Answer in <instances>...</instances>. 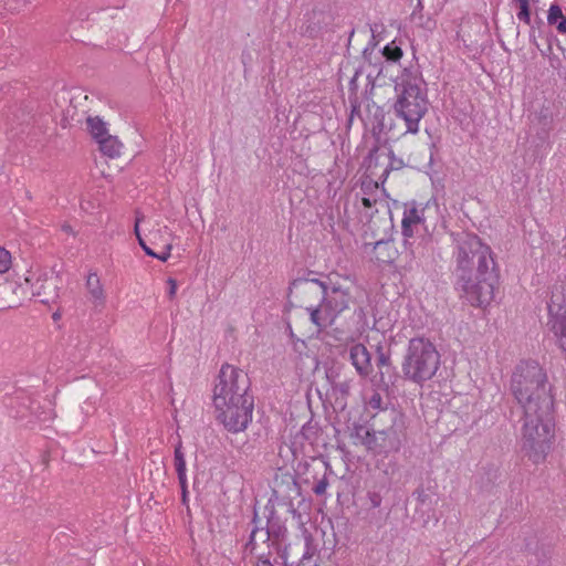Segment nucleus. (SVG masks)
<instances>
[{
    "label": "nucleus",
    "instance_id": "1",
    "mask_svg": "<svg viewBox=\"0 0 566 566\" xmlns=\"http://www.w3.org/2000/svg\"><path fill=\"white\" fill-rule=\"evenodd\" d=\"M511 391L523 409L521 449L534 464L543 463L555 439V398L546 370L536 360H522Z\"/></svg>",
    "mask_w": 566,
    "mask_h": 566
},
{
    "label": "nucleus",
    "instance_id": "2",
    "mask_svg": "<svg viewBox=\"0 0 566 566\" xmlns=\"http://www.w3.org/2000/svg\"><path fill=\"white\" fill-rule=\"evenodd\" d=\"M455 286L473 306L491 303L500 274L490 245L472 232L451 233Z\"/></svg>",
    "mask_w": 566,
    "mask_h": 566
},
{
    "label": "nucleus",
    "instance_id": "3",
    "mask_svg": "<svg viewBox=\"0 0 566 566\" xmlns=\"http://www.w3.org/2000/svg\"><path fill=\"white\" fill-rule=\"evenodd\" d=\"M397 94L394 113L406 123V133L416 134L419 123L427 114L429 99L427 84L416 67H405L395 81Z\"/></svg>",
    "mask_w": 566,
    "mask_h": 566
},
{
    "label": "nucleus",
    "instance_id": "4",
    "mask_svg": "<svg viewBox=\"0 0 566 566\" xmlns=\"http://www.w3.org/2000/svg\"><path fill=\"white\" fill-rule=\"evenodd\" d=\"M302 284L305 294H313L318 304L306 302V312L310 314V321L323 331L332 326L335 319L347 308L353 302V296L348 289L340 285L325 282V287L321 290L317 285L307 282H297Z\"/></svg>",
    "mask_w": 566,
    "mask_h": 566
},
{
    "label": "nucleus",
    "instance_id": "5",
    "mask_svg": "<svg viewBox=\"0 0 566 566\" xmlns=\"http://www.w3.org/2000/svg\"><path fill=\"white\" fill-rule=\"evenodd\" d=\"M441 356L434 344L424 337L409 340L401 363L403 379L422 386L432 379L440 368Z\"/></svg>",
    "mask_w": 566,
    "mask_h": 566
},
{
    "label": "nucleus",
    "instance_id": "6",
    "mask_svg": "<svg viewBox=\"0 0 566 566\" xmlns=\"http://www.w3.org/2000/svg\"><path fill=\"white\" fill-rule=\"evenodd\" d=\"M264 516L266 518L265 525L262 524V521L254 509L252 517L253 527L245 545V549L253 554L256 549V538L259 536L263 543L268 544V549L275 552L282 564H287L291 551V546L286 544L287 528L277 515L274 504L269 502L264 506Z\"/></svg>",
    "mask_w": 566,
    "mask_h": 566
},
{
    "label": "nucleus",
    "instance_id": "7",
    "mask_svg": "<svg viewBox=\"0 0 566 566\" xmlns=\"http://www.w3.org/2000/svg\"><path fill=\"white\" fill-rule=\"evenodd\" d=\"M376 424L378 421L388 422L389 426L374 429L373 440L369 451L378 454L397 452L406 440V423L403 416L396 409L384 410L382 413L374 417Z\"/></svg>",
    "mask_w": 566,
    "mask_h": 566
},
{
    "label": "nucleus",
    "instance_id": "8",
    "mask_svg": "<svg viewBox=\"0 0 566 566\" xmlns=\"http://www.w3.org/2000/svg\"><path fill=\"white\" fill-rule=\"evenodd\" d=\"M251 380L245 371L230 364H223L213 388V402L217 400L240 401L253 398L250 394Z\"/></svg>",
    "mask_w": 566,
    "mask_h": 566
},
{
    "label": "nucleus",
    "instance_id": "9",
    "mask_svg": "<svg viewBox=\"0 0 566 566\" xmlns=\"http://www.w3.org/2000/svg\"><path fill=\"white\" fill-rule=\"evenodd\" d=\"M216 408V419L223 427L233 433L244 431L252 421L254 409V398H245L240 401L217 400L213 402Z\"/></svg>",
    "mask_w": 566,
    "mask_h": 566
},
{
    "label": "nucleus",
    "instance_id": "10",
    "mask_svg": "<svg viewBox=\"0 0 566 566\" xmlns=\"http://www.w3.org/2000/svg\"><path fill=\"white\" fill-rule=\"evenodd\" d=\"M363 57L366 62L374 66V70L368 72L367 80L374 85L381 76H385L384 72L387 69V62L396 63L402 57V50L396 45L392 41L385 45L381 51V57L375 56L378 62H373L374 49L366 48L363 51Z\"/></svg>",
    "mask_w": 566,
    "mask_h": 566
},
{
    "label": "nucleus",
    "instance_id": "11",
    "mask_svg": "<svg viewBox=\"0 0 566 566\" xmlns=\"http://www.w3.org/2000/svg\"><path fill=\"white\" fill-rule=\"evenodd\" d=\"M332 20L331 11L313 8L304 14V21L301 27L302 34L310 39H315L331 24Z\"/></svg>",
    "mask_w": 566,
    "mask_h": 566
},
{
    "label": "nucleus",
    "instance_id": "12",
    "mask_svg": "<svg viewBox=\"0 0 566 566\" xmlns=\"http://www.w3.org/2000/svg\"><path fill=\"white\" fill-rule=\"evenodd\" d=\"M548 315V329L554 334L559 348L566 354V311L558 306L555 312L553 305L549 304Z\"/></svg>",
    "mask_w": 566,
    "mask_h": 566
},
{
    "label": "nucleus",
    "instance_id": "13",
    "mask_svg": "<svg viewBox=\"0 0 566 566\" xmlns=\"http://www.w3.org/2000/svg\"><path fill=\"white\" fill-rule=\"evenodd\" d=\"M349 359L361 377H368L374 371L371 355L364 344L357 343L349 348Z\"/></svg>",
    "mask_w": 566,
    "mask_h": 566
},
{
    "label": "nucleus",
    "instance_id": "14",
    "mask_svg": "<svg viewBox=\"0 0 566 566\" xmlns=\"http://www.w3.org/2000/svg\"><path fill=\"white\" fill-rule=\"evenodd\" d=\"M32 294L41 297L43 304L54 303L59 297V287L55 276H48L46 274L39 276L36 282L32 285Z\"/></svg>",
    "mask_w": 566,
    "mask_h": 566
},
{
    "label": "nucleus",
    "instance_id": "15",
    "mask_svg": "<svg viewBox=\"0 0 566 566\" xmlns=\"http://www.w3.org/2000/svg\"><path fill=\"white\" fill-rule=\"evenodd\" d=\"M327 378L332 386L333 395L335 396V400L337 403H340L343 407L347 403V398L350 396L352 388L354 386L353 378H344L340 379L337 376H333V374H327Z\"/></svg>",
    "mask_w": 566,
    "mask_h": 566
},
{
    "label": "nucleus",
    "instance_id": "16",
    "mask_svg": "<svg viewBox=\"0 0 566 566\" xmlns=\"http://www.w3.org/2000/svg\"><path fill=\"white\" fill-rule=\"evenodd\" d=\"M297 282L313 283V284L317 285L321 290H323L325 287L326 281H321L318 279H295L291 282V285L289 287L290 293H292L293 289H295L297 291V296L300 297V302H301L300 306L301 307H304L306 310V302L312 303V304H318L319 300H316L313 294H305L302 290L303 285L298 284Z\"/></svg>",
    "mask_w": 566,
    "mask_h": 566
},
{
    "label": "nucleus",
    "instance_id": "17",
    "mask_svg": "<svg viewBox=\"0 0 566 566\" xmlns=\"http://www.w3.org/2000/svg\"><path fill=\"white\" fill-rule=\"evenodd\" d=\"M402 220L406 221V226L415 224L418 227L424 222V207L418 205L416 201L405 203Z\"/></svg>",
    "mask_w": 566,
    "mask_h": 566
},
{
    "label": "nucleus",
    "instance_id": "18",
    "mask_svg": "<svg viewBox=\"0 0 566 566\" xmlns=\"http://www.w3.org/2000/svg\"><path fill=\"white\" fill-rule=\"evenodd\" d=\"M376 366L379 370L380 380L385 381V371L384 368H387V371H395V367L391 361V349L390 347H385L382 345H377L376 347Z\"/></svg>",
    "mask_w": 566,
    "mask_h": 566
},
{
    "label": "nucleus",
    "instance_id": "19",
    "mask_svg": "<svg viewBox=\"0 0 566 566\" xmlns=\"http://www.w3.org/2000/svg\"><path fill=\"white\" fill-rule=\"evenodd\" d=\"M99 150L109 158H115L120 155L122 143L116 136L107 135L97 142Z\"/></svg>",
    "mask_w": 566,
    "mask_h": 566
},
{
    "label": "nucleus",
    "instance_id": "20",
    "mask_svg": "<svg viewBox=\"0 0 566 566\" xmlns=\"http://www.w3.org/2000/svg\"><path fill=\"white\" fill-rule=\"evenodd\" d=\"M315 553V548L311 544V536L305 537V549L300 559L292 558L290 555V559L287 564H283L284 566H317L316 562L313 559Z\"/></svg>",
    "mask_w": 566,
    "mask_h": 566
},
{
    "label": "nucleus",
    "instance_id": "21",
    "mask_svg": "<svg viewBox=\"0 0 566 566\" xmlns=\"http://www.w3.org/2000/svg\"><path fill=\"white\" fill-rule=\"evenodd\" d=\"M366 169L370 176H377V169L386 166L385 153H379V147L374 146L365 159Z\"/></svg>",
    "mask_w": 566,
    "mask_h": 566
},
{
    "label": "nucleus",
    "instance_id": "22",
    "mask_svg": "<svg viewBox=\"0 0 566 566\" xmlns=\"http://www.w3.org/2000/svg\"><path fill=\"white\" fill-rule=\"evenodd\" d=\"M87 129L92 137L98 142L99 139L104 138V136L108 135V130L106 128V123L103 122L102 118L98 116L92 117L88 116L86 119Z\"/></svg>",
    "mask_w": 566,
    "mask_h": 566
},
{
    "label": "nucleus",
    "instance_id": "23",
    "mask_svg": "<svg viewBox=\"0 0 566 566\" xmlns=\"http://www.w3.org/2000/svg\"><path fill=\"white\" fill-rule=\"evenodd\" d=\"M385 159L386 166L382 169V172L379 175V180L382 185L387 180L390 171L399 170L403 167V161L395 156L392 149H389L387 153H385Z\"/></svg>",
    "mask_w": 566,
    "mask_h": 566
},
{
    "label": "nucleus",
    "instance_id": "24",
    "mask_svg": "<svg viewBox=\"0 0 566 566\" xmlns=\"http://www.w3.org/2000/svg\"><path fill=\"white\" fill-rule=\"evenodd\" d=\"M374 434V429H369L364 424L355 423L350 437L356 439L355 443H360L365 446L368 450L371 444H368V442H371Z\"/></svg>",
    "mask_w": 566,
    "mask_h": 566
},
{
    "label": "nucleus",
    "instance_id": "25",
    "mask_svg": "<svg viewBox=\"0 0 566 566\" xmlns=\"http://www.w3.org/2000/svg\"><path fill=\"white\" fill-rule=\"evenodd\" d=\"M86 287L90 294L96 298L102 301L104 298V291L99 281V277L96 273H90L86 280Z\"/></svg>",
    "mask_w": 566,
    "mask_h": 566
},
{
    "label": "nucleus",
    "instance_id": "26",
    "mask_svg": "<svg viewBox=\"0 0 566 566\" xmlns=\"http://www.w3.org/2000/svg\"><path fill=\"white\" fill-rule=\"evenodd\" d=\"M174 461H175V468H176L178 481L184 482V478H187L186 460H185V454L182 452V448H181L180 443L175 448Z\"/></svg>",
    "mask_w": 566,
    "mask_h": 566
},
{
    "label": "nucleus",
    "instance_id": "27",
    "mask_svg": "<svg viewBox=\"0 0 566 566\" xmlns=\"http://www.w3.org/2000/svg\"><path fill=\"white\" fill-rule=\"evenodd\" d=\"M145 219V216L143 212H140L139 210H136L135 211V227H134V232H135V235L138 240V243L139 245L142 247V249L144 250V252L149 255V256H155V252L146 244V240L143 239L142 234H140V231H139V224L140 222H143Z\"/></svg>",
    "mask_w": 566,
    "mask_h": 566
},
{
    "label": "nucleus",
    "instance_id": "28",
    "mask_svg": "<svg viewBox=\"0 0 566 566\" xmlns=\"http://www.w3.org/2000/svg\"><path fill=\"white\" fill-rule=\"evenodd\" d=\"M331 470L329 465L325 463V471L319 479H316L312 486V491L317 496H324L326 494L327 486L329 485L327 471Z\"/></svg>",
    "mask_w": 566,
    "mask_h": 566
},
{
    "label": "nucleus",
    "instance_id": "29",
    "mask_svg": "<svg viewBox=\"0 0 566 566\" xmlns=\"http://www.w3.org/2000/svg\"><path fill=\"white\" fill-rule=\"evenodd\" d=\"M518 4L516 17L520 21L531 24V10L528 0H513Z\"/></svg>",
    "mask_w": 566,
    "mask_h": 566
},
{
    "label": "nucleus",
    "instance_id": "30",
    "mask_svg": "<svg viewBox=\"0 0 566 566\" xmlns=\"http://www.w3.org/2000/svg\"><path fill=\"white\" fill-rule=\"evenodd\" d=\"M273 553L275 552L272 549H268V552H262L258 554V562L255 566H274V563L282 564L281 559L277 558V556L274 558L273 562L271 560Z\"/></svg>",
    "mask_w": 566,
    "mask_h": 566
},
{
    "label": "nucleus",
    "instance_id": "31",
    "mask_svg": "<svg viewBox=\"0 0 566 566\" xmlns=\"http://www.w3.org/2000/svg\"><path fill=\"white\" fill-rule=\"evenodd\" d=\"M378 189H379V179L374 180L368 177L363 179L360 190L364 196H374V192H377Z\"/></svg>",
    "mask_w": 566,
    "mask_h": 566
},
{
    "label": "nucleus",
    "instance_id": "32",
    "mask_svg": "<svg viewBox=\"0 0 566 566\" xmlns=\"http://www.w3.org/2000/svg\"><path fill=\"white\" fill-rule=\"evenodd\" d=\"M412 496L417 500V502L421 505L431 503V495L427 492V490L420 485L413 492Z\"/></svg>",
    "mask_w": 566,
    "mask_h": 566
},
{
    "label": "nucleus",
    "instance_id": "33",
    "mask_svg": "<svg viewBox=\"0 0 566 566\" xmlns=\"http://www.w3.org/2000/svg\"><path fill=\"white\" fill-rule=\"evenodd\" d=\"M564 18L562 8L558 4H552L548 10L547 21L548 24H556L558 20Z\"/></svg>",
    "mask_w": 566,
    "mask_h": 566
},
{
    "label": "nucleus",
    "instance_id": "34",
    "mask_svg": "<svg viewBox=\"0 0 566 566\" xmlns=\"http://www.w3.org/2000/svg\"><path fill=\"white\" fill-rule=\"evenodd\" d=\"M11 263L10 252L0 247V274L6 273L10 269Z\"/></svg>",
    "mask_w": 566,
    "mask_h": 566
},
{
    "label": "nucleus",
    "instance_id": "35",
    "mask_svg": "<svg viewBox=\"0 0 566 566\" xmlns=\"http://www.w3.org/2000/svg\"><path fill=\"white\" fill-rule=\"evenodd\" d=\"M390 247H391V243L388 240H379V241L375 242L374 250L376 252V259L381 262H388L389 256L385 258V255H382L380 251H381V249H387Z\"/></svg>",
    "mask_w": 566,
    "mask_h": 566
},
{
    "label": "nucleus",
    "instance_id": "36",
    "mask_svg": "<svg viewBox=\"0 0 566 566\" xmlns=\"http://www.w3.org/2000/svg\"><path fill=\"white\" fill-rule=\"evenodd\" d=\"M368 406L371 408V409H377V410H380V413H382V411L385 409H382V397L379 392L375 391L370 398L368 399Z\"/></svg>",
    "mask_w": 566,
    "mask_h": 566
},
{
    "label": "nucleus",
    "instance_id": "37",
    "mask_svg": "<svg viewBox=\"0 0 566 566\" xmlns=\"http://www.w3.org/2000/svg\"><path fill=\"white\" fill-rule=\"evenodd\" d=\"M418 227H416L415 224H408V227H407L406 221L405 220L401 221V233L403 235L405 244L409 243V239H411L413 237L415 230Z\"/></svg>",
    "mask_w": 566,
    "mask_h": 566
},
{
    "label": "nucleus",
    "instance_id": "38",
    "mask_svg": "<svg viewBox=\"0 0 566 566\" xmlns=\"http://www.w3.org/2000/svg\"><path fill=\"white\" fill-rule=\"evenodd\" d=\"M367 499L371 509H377L381 505L382 497L379 492L369 491L367 493Z\"/></svg>",
    "mask_w": 566,
    "mask_h": 566
},
{
    "label": "nucleus",
    "instance_id": "39",
    "mask_svg": "<svg viewBox=\"0 0 566 566\" xmlns=\"http://www.w3.org/2000/svg\"><path fill=\"white\" fill-rule=\"evenodd\" d=\"M28 400L30 401V405L28 406V409L30 410V412L32 415H35L36 418L39 420H41V421H45V420L49 419V417H46V416L42 417L41 415L38 413L39 406H38V403L34 400H31V399H28Z\"/></svg>",
    "mask_w": 566,
    "mask_h": 566
},
{
    "label": "nucleus",
    "instance_id": "40",
    "mask_svg": "<svg viewBox=\"0 0 566 566\" xmlns=\"http://www.w3.org/2000/svg\"><path fill=\"white\" fill-rule=\"evenodd\" d=\"M171 249H172L171 244H166L165 250L159 254L155 253L154 258H156L163 262H166L170 256Z\"/></svg>",
    "mask_w": 566,
    "mask_h": 566
},
{
    "label": "nucleus",
    "instance_id": "41",
    "mask_svg": "<svg viewBox=\"0 0 566 566\" xmlns=\"http://www.w3.org/2000/svg\"><path fill=\"white\" fill-rule=\"evenodd\" d=\"M167 284L169 285V290H168V297L170 300H172L176 295V292H177V281L172 277H169L167 280Z\"/></svg>",
    "mask_w": 566,
    "mask_h": 566
},
{
    "label": "nucleus",
    "instance_id": "42",
    "mask_svg": "<svg viewBox=\"0 0 566 566\" xmlns=\"http://www.w3.org/2000/svg\"><path fill=\"white\" fill-rule=\"evenodd\" d=\"M179 484L181 488V501H182V504L186 505L188 502L187 478H184V482H179Z\"/></svg>",
    "mask_w": 566,
    "mask_h": 566
},
{
    "label": "nucleus",
    "instance_id": "43",
    "mask_svg": "<svg viewBox=\"0 0 566 566\" xmlns=\"http://www.w3.org/2000/svg\"><path fill=\"white\" fill-rule=\"evenodd\" d=\"M378 199L374 196H364L363 199H361V202L364 205V207L366 208H371L373 206H375L377 203Z\"/></svg>",
    "mask_w": 566,
    "mask_h": 566
},
{
    "label": "nucleus",
    "instance_id": "44",
    "mask_svg": "<svg viewBox=\"0 0 566 566\" xmlns=\"http://www.w3.org/2000/svg\"><path fill=\"white\" fill-rule=\"evenodd\" d=\"M556 29L559 33L566 34V17L556 23Z\"/></svg>",
    "mask_w": 566,
    "mask_h": 566
},
{
    "label": "nucleus",
    "instance_id": "45",
    "mask_svg": "<svg viewBox=\"0 0 566 566\" xmlns=\"http://www.w3.org/2000/svg\"><path fill=\"white\" fill-rule=\"evenodd\" d=\"M357 77H358V72H356L355 75L349 81V88L350 90H356L357 88V84H356Z\"/></svg>",
    "mask_w": 566,
    "mask_h": 566
},
{
    "label": "nucleus",
    "instance_id": "46",
    "mask_svg": "<svg viewBox=\"0 0 566 566\" xmlns=\"http://www.w3.org/2000/svg\"><path fill=\"white\" fill-rule=\"evenodd\" d=\"M62 230H63L64 232H66V233H71V234H73V229H72V227H71L70 224H67V223H65V224H63V226H62Z\"/></svg>",
    "mask_w": 566,
    "mask_h": 566
},
{
    "label": "nucleus",
    "instance_id": "47",
    "mask_svg": "<svg viewBox=\"0 0 566 566\" xmlns=\"http://www.w3.org/2000/svg\"><path fill=\"white\" fill-rule=\"evenodd\" d=\"M289 478H290V480H291V484H292V486H293L295 490H297V489H298V484H297V482H296L295 478H294V476H292V475H290Z\"/></svg>",
    "mask_w": 566,
    "mask_h": 566
},
{
    "label": "nucleus",
    "instance_id": "48",
    "mask_svg": "<svg viewBox=\"0 0 566 566\" xmlns=\"http://www.w3.org/2000/svg\"><path fill=\"white\" fill-rule=\"evenodd\" d=\"M384 371H385V378L388 377V379L390 380L394 375V371H387V368H384Z\"/></svg>",
    "mask_w": 566,
    "mask_h": 566
},
{
    "label": "nucleus",
    "instance_id": "49",
    "mask_svg": "<svg viewBox=\"0 0 566 566\" xmlns=\"http://www.w3.org/2000/svg\"><path fill=\"white\" fill-rule=\"evenodd\" d=\"M488 475H492L493 479H496L497 478V472L496 471H491L488 473Z\"/></svg>",
    "mask_w": 566,
    "mask_h": 566
},
{
    "label": "nucleus",
    "instance_id": "50",
    "mask_svg": "<svg viewBox=\"0 0 566 566\" xmlns=\"http://www.w3.org/2000/svg\"><path fill=\"white\" fill-rule=\"evenodd\" d=\"M530 38H531V40L535 43V35H534V31H532V32L530 33Z\"/></svg>",
    "mask_w": 566,
    "mask_h": 566
},
{
    "label": "nucleus",
    "instance_id": "51",
    "mask_svg": "<svg viewBox=\"0 0 566 566\" xmlns=\"http://www.w3.org/2000/svg\"><path fill=\"white\" fill-rule=\"evenodd\" d=\"M287 329H289L290 335L293 336L292 327L290 324L287 325Z\"/></svg>",
    "mask_w": 566,
    "mask_h": 566
},
{
    "label": "nucleus",
    "instance_id": "52",
    "mask_svg": "<svg viewBox=\"0 0 566 566\" xmlns=\"http://www.w3.org/2000/svg\"><path fill=\"white\" fill-rule=\"evenodd\" d=\"M60 317V315L57 313H54L53 314V319L56 321L57 318Z\"/></svg>",
    "mask_w": 566,
    "mask_h": 566
},
{
    "label": "nucleus",
    "instance_id": "53",
    "mask_svg": "<svg viewBox=\"0 0 566 566\" xmlns=\"http://www.w3.org/2000/svg\"><path fill=\"white\" fill-rule=\"evenodd\" d=\"M526 549H527V551H532V548H531V544H530V543H527V544H526Z\"/></svg>",
    "mask_w": 566,
    "mask_h": 566
}]
</instances>
